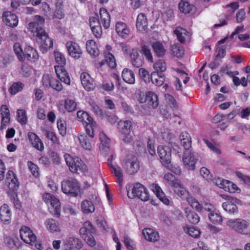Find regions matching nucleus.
I'll return each mask as SVG.
<instances>
[{"mask_svg":"<svg viewBox=\"0 0 250 250\" xmlns=\"http://www.w3.org/2000/svg\"><path fill=\"white\" fill-rule=\"evenodd\" d=\"M53 17L58 19H62L64 17V13L61 6H56Z\"/></svg>","mask_w":250,"mask_h":250,"instance_id":"nucleus-64","label":"nucleus"},{"mask_svg":"<svg viewBox=\"0 0 250 250\" xmlns=\"http://www.w3.org/2000/svg\"><path fill=\"white\" fill-rule=\"evenodd\" d=\"M55 70L58 78L66 84H70V80L68 74L63 66H55Z\"/></svg>","mask_w":250,"mask_h":250,"instance_id":"nucleus-30","label":"nucleus"},{"mask_svg":"<svg viewBox=\"0 0 250 250\" xmlns=\"http://www.w3.org/2000/svg\"><path fill=\"white\" fill-rule=\"evenodd\" d=\"M27 137L33 147L40 151H42L44 149L43 143L36 133L29 132L27 134Z\"/></svg>","mask_w":250,"mask_h":250,"instance_id":"nucleus-27","label":"nucleus"},{"mask_svg":"<svg viewBox=\"0 0 250 250\" xmlns=\"http://www.w3.org/2000/svg\"><path fill=\"white\" fill-rule=\"evenodd\" d=\"M54 55L55 62L58 63V66H63L66 63V60L64 55L58 50H55Z\"/></svg>","mask_w":250,"mask_h":250,"instance_id":"nucleus-50","label":"nucleus"},{"mask_svg":"<svg viewBox=\"0 0 250 250\" xmlns=\"http://www.w3.org/2000/svg\"><path fill=\"white\" fill-rule=\"evenodd\" d=\"M83 247L81 240L75 237H70L63 242V250H79Z\"/></svg>","mask_w":250,"mask_h":250,"instance_id":"nucleus-18","label":"nucleus"},{"mask_svg":"<svg viewBox=\"0 0 250 250\" xmlns=\"http://www.w3.org/2000/svg\"><path fill=\"white\" fill-rule=\"evenodd\" d=\"M42 199L47 204L50 213L54 216L58 217L61 211L59 200L49 193H44L42 195Z\"/></svg>","mask_w":250,"mask_h":250,"instance_id":"nucleus-7","label":"nucleus"},{"mask_svg":"<svg viewBox=\"0 0 250 250\" xmlns=\"http://www.w3.org/2000/svg\"><path fill=\"white\" fill-rule=\"evenodd\" d=\"M187 202L193 208L196 209L197 211H202V204H200L196 199L192 196L188 199Z\"/></svg>","mask_w":250,"mask_h":250,"instance_id":"nucleus-56","label":"nucleus"},{"mask_svg":"<svg viewBox=\"0 0 250 250\" xmlns=\"http://www.w3.org/2000/svg\"><path fill=\"white\" fill-rule=\"evenodd\" d=\"M123 166L126 172L130 174L135 173L140 168L139 163L137 158L134 157L128 159Z\"/></svg>","mask_w":250,"mask_h":250,"instance_id":"nucleus-20","label":"nucleus"},{"mask_svg":"<svg viewBox=\"0 0 250 250\" xmlns=\"http://www.w3.org/2000/svg\"><path fill=\"white\" fill-rule=\"evenodd\" d=\"M204 142L207 145V146L214 153L217 154H220L221 151L220 150L218 146L212 143L209 142L208 140L204 139Z\"/></svg>","mask_w":250,"mask_h":250,"instance_id":"nucleus-61","label":"nucleus"},{"mask_svg":"<svg viewBox=\"0 0 250 250\" xmlns=\"http://www.w3.org/2000/svg\"><path fill=\"white\" fill-rule=\"evenodd\" d=\"M167 64L163 60H158L153 64V68L155 70L154 72H157L158 73H162L167 70Z\"/></svg>","mask_w":250,"mask_h":250,"instance_id":"nucleus-48","label":"nucleus"},{"mask_svg":"<svg viewBox=\"0 0 250 250\" xmlns=\"http://www.w3.org/2000/svg\"><path fill=\"white\" fill-rule=\"evenodd\" d=\"M138 101L141 103H146L150 108H156L159 105L157 95L153 91H148L145 94H140Z\"/></svg>","mask_w":250,"mask_h":250,"instance_id":"nucleus-11","label":"nucleus"},{"mask_svg":"<svg viewBox=\"0 0 250 250\" xmlns=\"http://www.w3.org/2000/svg\"><path fill=\"white\" fill-rule=\"evenodd\" d=\"M199 158V155L196 152L191 150H187L184 153L183 157L184 167L188 170H194Z\"/></svg>","mask_w":250,"mask_h":250,"instance_id":"nucleus-10","label":"nucleus"},{"mask_svg":"<svg viewBox=\"0 0 250 250\" xmlns=\"http://www.w3.org/2000/svg\"><path fill=\"white\" fill-rule=\"evenodd\" d=\"M151 46L157 56L162 57L165 54L166 50L165 49L163 44L161 42H153L151 44Z\"/></svg>","mask_w":250,"mask_h":250,"instance_id":"nucleus-46","label":"nucleus"},{"mask_svg":"<svg viewBox=\"0 0 250 250\" xmlns=\"http://www.w3.org/2000/svg\"><path fill=\"white\" fill-rule=\"evenodd\" d=\"M111 171L118 179V183L121 184L123 182V172L120 167L116 165H110Z\"/></svg>","mask_w":250,"mask_h":250,"instance_id":"nucleus-44","label":"nucleus"},{"mask_svg":"<svg viewBox=\"0 0 250 250\" xmlns=\"http://www.w3.org/2000/svg\"><path fill=\"white\" fill-rule=\"evenodd\" d=\"M173 54L177 57H182L184 54V50L179 45H174L172 47Z\"/></svg>","mask_w":250,"mask_h":250,"instance_id":"nucleus-62","label":"nucleus"},{"mask_svg":"<svg viewBox=\"0 0 250 250\" xmlns=\"http://www.w3.org/2000/svg\"><path fill=\"white\" fill-rule=\"evenodd\" d=\"M23 87V84L21 82H16L13 83L9 89V92L15 95L19 91H21Z\"/></svg>","mask_w":250,"mask_h":250,"instance_id":"nucleus-57","label":"nucleus"},{"mask_svg":"<svg viewBox=\"0 0 250 250\" xmlns=\"http://www.w3.org/2000/svg\"><path fill=\"white\" fill-rule=\"evenodd\" d=\"M112 47L109 45H106L104 51L105 60L108 65L111 68H114L116 66V62L114 55L111 52Z\"/></svg>","mask_w":250,"mask_h":250,"instance_id":"nucleus-36","label":"nucleus"},{"mask_svg":"<svg viewBox=\"0 0 250 250\" xmlns=\"http://www.w3.org/2000/svg\"><path fill=\"white\" fill-rule=\"evenodd\" d=\"M57 127L60 134L62 136H64L66 133V127L64 121L61 120H58L57 122Z\"/></svg>","mask_w":250,"mask_h":250,"instance_id":"nucleus-60","label":"nucleus"},{"mask_svg":"<svg viewBox=\"0 0 250 250\" xmlns=\"http://www.w3.org/2000/svg\"><path fill=\"white\" fill-rule=\"evenodd\" d=\"M157 152L164 164H168L171 162V152L168 147L159 146Z\"/></svg>","mask_w":250,"mask_h":250,"instance_id":"nucleus-26","label":"nucleus"},{"mask_svg":"<svg viewBox=\"0 0 250 250\" xmlns=\"http://www.w3.org/2000/svg\"><path fill=\"white\" fill-rule=\"evenodd\" d=\"M152 83L158 86L163 84L165 79V75L163 73H158L157 72H152L150 77Z\"/></svg>","mask_w":250,"mask_h":250,"instance_id":"nucleus-41","label":"nucleus"},{"mask_svg":"<svg viewBox=\"0 0 250 250\" xmlns=\"http://www.w3.org/2000/svg\"><path fill=\"white\" fill-rule=\"evenodd\" d=\"M227 225L230 228L242 234H248V229L250 223L242 218L229 219Z\"/></svg>","mask_w":250,"mask_h":250,"instance_id":"nucleus-9","label":"nucleus"},{"mask_svg":"<svg viewBox=\"0 0 250 250\" xmlns=\"http://www.w3.org/2000/svg\"><path fill=\"white\" fill-rule=\"evenodd\" d=\"M184 210L186 217L189 222L196 224L200 221V217L195 212L192 211L189 208L185 207Z\"/></svg>","mask_w":250,"mask_h":250,"instance_id":"nucleus-40","label":"nucleus"},{"mask_svg":"<svg viewBox=\"0 0 250 250\" xmlns=\"http://www.w3.org/2000/svg\"><path fill=\"white\" fill-rule=\"evenodd\" d=\"M12 212L7 204H3L0 207V219L5 224H8L11 222Z\"/></svg>","mask_w":250,"mask_h":250,"instance_id":"nucleus-28","label":"nucleus"},{"mask_svg":"<svg viewBox=\"0 0 250 250\" xmlns=\"http://www.w3.org/2000/svg\"><path fill=\"white\" fill-rule=\"evenodd\" d=\"M64 106L68 112H71L76 110L77 104L73 100L66 99L64 102Z\"/></svg>","mask_w":250,"mask_h":250,"instance_id":"nucleus-55","label":"nucleus"},{"mask_svg":"<svg viewBox=\"0 0 250 250\" xmlns=\"http://www.w3.org/2000/svg\"><path fill=\"white\" fill-rule=\"evenodd\" d=\"M86 48L87 52L93 57H97L100 54V51L96 42L92 40L87 41Z\"/></svg>","mask_w":250,"mask_h":250,"instance_id":"nucleus-37","label":"nucleus"},{"mask_svg":"<svg viewBox=\"0 0 250 250\" xmlns=\"http://www.w3.org/2000/svg\"><path fill=\"white\" fill-rule=\"evenodd\" d=\"M141 52L148 62L151 63L153 62L152 54L147 46L146 45H143L141 48Z\"/></svg>","mask_w":250,"mask_h":250,"instance_id":"nucleus-54","label":"nucleus"},{"mask_svg":"<svg viewBox=\"0 0 250 250\" xmlns=\"http://www.w3.org/2000/svg\"><path fill=\"white\" fill-rule=\"evenodd\" d=\"M1 129H3L10 122V113L8 108L5 105L1 106Z\"/></svg>","mask_w":250,"mask_h":250,"instance_id":"nucleus-38","label":"nucleus"},{"mask_svg":"<svg viewBox=\"0 0 250 250\" xmlns=\"http://www.w3.org/2000/svg\"><path fill=\"white\" fill-rule=\"evenodd\" d=\"M165 101L167 104L172 109H177V103L175 98L171 95L167 94L165 95Z\"/></svg>","mask_w":250,"mask_h":250,"instance_id":"nucleus-53","label":"nucleus"},{"mask_svg":"<svg viewBox=\"0 0 250 250\" xmlns=\"http://www.w3.org/2000/svg\"><path fill=\"white\" fill-rule=\"evenodd\" d=\"M94 129H90V134L86 133L88 136H87L83 133H79L75 137L76 143H79L81 146L84 149L91 150L95 144V141L93 139L95 135Z\"/></svg>","mask_w":250,"mask_h":250,"instance_id":"nucleus-8","label":"nucleus"},{"mask_svg":"<svg viewBox=\"0 0 250 250\" xmlns=\"http://www.w3.org/2000/svg\"><path fill=\"white\" fill-rule=\"evenodd\" d=\"M35 21L31 22L28 24V29L33 36L41 40L40 50L42 53H45L48 50L53 46V41L45 33L43 28L44 22V18L39 15L35 17Z\"/></svg>","mask_w":250,"mask_h":250,"instance_id":"nucleus-1","label":"nucleus"},{"mask_svg":"<svg viewBox=\"0 0 250 250\" xmlns=\"http://www.w3.org/2000/svg\"><path fill=\"white\" fill-rule=\"evenodd\" d=\"M213 182L220 188H223L225 191L230 193L239 192L240 189L237 186L233 183L220 178H214Z\"/></svg>","mask_w":250,"mask_h":250,"instance_id":"nucleus-15","label":"nucleus"},{"mask_svg":"<svg viewBox=\"0 0 250 250\" xmlns=\"http://www.w3.org/2000/svg\"><path fill=\"white\" fill-rule=\"evenodd\" d=\"M179 8L181 12L190 15L194 14L196 10V7L193 4L184 0H181L179 2Z\"/></svg>","mask_w":250,"mask_h":250,"instance_id":"nucleus-33","label":"nucleus"},{"mask_svg":"<svg viewBox=\"0 0 250 250\" xmlns=\"http://www.w3.org/2000/svg\"><path fill=\"white\" fill-rule=\"evenodd\" d=\"M21 239L26 244L32 245L36 241L37 237L28 227H22L20 230Z\"/></svg>","mask_w":250,"mask_h":250,"instance_id":"nucleus-17","label":"nucleus"},{"mask_svg":"<svg viewBox=\"0 0 250 250\" xmlns=\"http://www.w3.org/2000/svg\"><path fill=\"white\" fill-rule=\"evenodd\" d=\"M77 116L79 121L83 123L86 133L89 134L90 133V129L96 127V122L86 112L83 110L78 111L77 113Z\"/></svg>","mask_w":250,"mask_h":250,"instance_id":"nucleus-13","label":"nucleus"},{"mask_svg":"<svg viewBox=\"0 0 250 250\" xmlns=\"http://www.w3.org/2000/svg\"><path fill=\"white\" fill-rule=\"evenodd\" d=\"M65 162L69 167V170L73 173L86 172L87 170V166L77 157H72L69 154L64 155Z\"/></svg>","mask_w":250,"mask_h":250,"instance_id":"nucleus-6","label":"nucleus"},{"mask_svg":"<svg viewBox=\"0 0 250 250\" xmlns=\"http://www.w3.org/2000/svg\"><path fill=\"white\" fill-rule=\"evenodd\" d=\"M122 77L123 80L129 84L135 83V75L133 71L128 68H124L122 71Z\"/></svg>","mask_w":250,"mask_h":250,"instance_id":"nucleus-42","label":"nucleus"},{"mask_svg":"<svg viewBox=\"0 0 250 250\" xmlns=\"http://www.w3.org/2000/svg\"><path fill=\"white\" fill-rule=\"evenodd\" d=\"M62 192L72 196L76 197L80 191V186L75 180H68L62 182Z\"/></svg>","mask_w":250,"mask_h":250,"instance_id":"nucleus-12","label":"nucleus"},{"mask_svg":"<svg viewBox=\"0 0 250 250\" xmlns=\"http://www.w3.org/2000/svg\"><path fill=\"white\" fill-rule=\"evenodd\" d=\"M142 233L145 239L150 242H155L159 238L158 232L153 229L145 228L143 230Z\"/></svg>","mask_w":250,"mask_h":250,"instance_id":"nucleus-35","label":"nucleus"},{"mask_svg":"<svg viewBox=\"0 0 250 250\" xmlns=\"http://www.w3.org/2000/svg\"><path fill=\"white\" fill-rule=\"evenodd\" d=\"M237 177L245 184L250 185V177L247 176L241 172L237 171L236 172Z\"/></svg>","mask_w":250,"mask_h":250,"instance_id":"nucleus-63","label":"nucleus"},{"mask_svg":"<svg viewBox=\"0 0 250 250\" xmlns=\"http://www.w3.org/2000/svg\"><path fill=\"white\" fill-rule=\"evenodd\" d=\"M174 34L176 35L177 39L181 43L189 41L191 36L189 32L180 27H178L174 30Z\"/></svg>","mask_w":250,"mask_h":250,"instance_id":"nucleus-32","label":"nucleus"},{"mask_svg":"<svg viewBox=\"0 0 250 250\" xmlns=\"http://www.w3.org/2000/svg\"><path fill=\"white\" fill-rule=\"evenodd\" d=\"M99 138L101 145L105 147L108 148L110 142V139L103 132L100 133Z\"/></svg>","mask_w":250,"mask_h":250,"instance_id":"nucleus-59","label":"nucleus"},{"mask_svg":"<svg viewBox=\"0 0 250 250\" xmlns=\"http://www.w3.org/2000/svg\"><path fill=\"white\" fill-rule=\"evenodd\" d=\"M148 22L146 16L143 13L139 14L137 18L136 28L137 30L144 33L147 32Z\"/></svg>","mask_w":250,"mask_h":250,"instance_id":"nucleus-29","label":"nucleus"},{"mask_svg":"<svg viewBox=\"0 0 250 250\" xmlns=\"http://www.w3.org/2000/svg\"><path fill=\"white\" fill-rule=\"evenodd\" d=\"M17 119L21 125H25L28 120L26 111L24 109H18L17 111Z\"/></svg>","mask_w":250,"mask_h":250,"instance_id":"nucleus-49","label":"nucleus"},{"mask_svg":"<svg viewBox=\"0 0 250 250\" xmlns=\"http://www.w3.org/2000/svg\"><path fill=\"white\" fill-rule=\"evenodd\" d=\"M2 18L3 22L7 26L15 27L18 25L19 19L17 16L10 11L4 12Z\"/></svg>","mask_w":250,"mask_h":250,"instance_id":"nucleus-23","label":"nucleus"},{"mask_svg":"<svg viewBox=\"0 0 250 250\" xmlns=\"http://www.w3.org/2000/svg\"><path fill=\"white\" fill-rule=\"evenodd\" d=\"M82 85L84 89L91 91L95 87V83L94 79L87 72H83L80 76Z\"/></svg>","mask_w":250,"mask_h":250,"instance_id":"nucleus-22","label":"nucleus"},{"mask_svg":"<svg viewBox=\"0 0 250 250\" xmlns=\"http://www.w3.org/2000/svg\"><path fill=\"white\" fill-rule=\"evenodd\" d=\"M115 30L118 35L122 38H126L130 33V29L126 24L122 21L116 23Z\"/></svg>","mask_w":250,"mask_h":250,"instance_id":"nucleus-34","label":"nucleus"},{"mask_svg":"<svg viewBox=\"0 0 250 250\" xmlns=\"http://www.w3.org/2000/svg\"><path fill=\"white\" fill-rule=\"evenodd\" d=\"M89 24L92 33L97 38L100 37L102 33V26L107 29L110 25V16L104 8H100L99 16L95 14V17H91L89 19Z\"/></svg>","mask_w":250,"mask_h":250,"instance_id":"nucleus-2","label":"nucleus"},{"mask_svg":"<svg viewBox=\"0 0 250 250\" xmlns=\"http://www.w3.org/2000/svg\"><path fill=\"white\" fill-rule=\"evenodd\" d=\"M210 222L214 224H219L222 222L223 219L221 215L215 211H211L208 215Z\"/></svg>","mask_w":250,"mask_h":250,"instance_id":"nucleus-52","label":"nucleus"},{"mask_svg":"<svg viewBox=\"0 0 250 250\" xmlns=\"http://www.w3.org/2000/svg\"><path fill=\"white\" fill-rule=\"evenodd\" d=\"M181 144L185 149L188 150L191 146V139L190 135L187 132H183L179 136Z\"/></svg>","mask_w":250,"mask_h":250,"instance_id":"nucleus-43","label":"nucleus"},{"mask_svg":"<svg viewBox=\"0 0 250 250\" xmlns=\"http://www.w3.org/2000/svg\"><path fill=\"white\" fill-rule=\"evenodd\" d=\"M127 196L129 198H138L144 202L149 199V193L146 188L142 184L136 183L130 186L127 189Z\"/></svg>","mask_w":250,"mask_h":250,"instance_id":"nucleus-4","label":"nucleus"},{"mask_svg":"<svg viewBox=\"0 0 250 250\" xmlns=\"http://www.w3.org/2000/svg\"><path fill=\"white\" fill-rule=\"evenodd\" d=\"M66 46L69 55L73 58L79 59L82 54V51L79 45L73 42H68L66 44Z\"/></svg>","mask_w":250,"mask_h":250,"instance_id":"nucleus-24","label":"nucleus"},{"mask_svg":"<svg viewBox=\"0 0 250 250\" xmlns=\"http://www.w3.org/2000/svg\"><path fill=\"white\" fill-rule=\"evenodd\" d=\"M119 127L122 135V139L125 143H129L132 140L131 134L132 123L128 120L120 121Z\"/></svg>","mask_w":250,"mask_h":250,"instance_id":"nucleus-16","label":"nucleus"},{"mask_svg":"<svg viewBox=\"0 0 250 250\" xmlns=\"http://www.w3.org/2000/svg\"><path fill=\"white\" fill-rule=\"evenodd\" d=\"M5 184L8 188L13 191L18 189L19 183L16 174L12 170H8L6 175Z\"/></svg>","mask_w":250,"mask_h":250,"instance_id":"nucleus-21","label":"nucleus"},{"mask_svg":"<svg viewBox=\"0 0 250 250\" xmlns=\"http://www.w3.org/2000/svg\"><path fill=\"white\" fill-rule=\"evenodd\" d=\"M139 74L140 78L146 83L150 81V76L148 71L144 68H140L139 69Z\"/></svg>","mask_w":250,"mask_h":250,"instance_id":"nucleus-58","label":"nucleus"},{"mask_svg":"<svg viewBox=\"0 0 250 250\" xmlns=\"http://www.w3.org/2000/svg\"><path fill=\"white\" fill-rule=\"evenodd\" d=\"M13 48L18 59L21 62L27 59L30 62H35L39 59V55L37 51L31 46H26L23 51L21 44L17 42L14 44Z\"/></svg>","mask_w":250,"mask_h":250,"instance_id":"nucleus-3","label":"nucleus"},{"mask_svg":"<svg viewBox=\"0 0 250 250\" xmlns=\"http://www.w3.org/2000/svg\"><path fill=\"white\" fill-rule=\"evenodd\" d=\"M184 229L189 235L194 238H197L200 235V231L194 227L187 225L184 228Z\"/></svg>","mask_w":250,"mask_h":250,"instance_id":"nucleus-51","label":"nucleus"},{"mask_svg":"<svg viewBox=\"0 0 250 250\" xmlns=\"http://www.w3.org/2000/svg\"><path fill=\"white\" fill-rule=\"evenodd\" d=\"M174 190L175 193L183 200L188 201V199L191 197L188 190L184 187L181 182L179 186L174 187Z\"/></svg>","mask_w":250,"mask_h":250,"instance_id":"nucleus-39","label":"nucleus"},{"mask_svg":"<svg viewBox=\"0 0 250 250\" xmlns=\"http://www.w3.org/2000/svg\"><path fill=\"white\" fill-rule=\"evenodd\" d=\"M44 224L46 229L51 233L58 232L61 231L60 223L53 218L47 219Z\"/></svg>","mask_w":250,"mask_h":250,"instance_id":"nucleus-31","label":"nucleus"},{"mask_svg":"<svg viewBox=\"0 0 250 250\" xmlns=\"http://www.w3.org/2000/svg\"><path fill=\"white\" fill-rule=\"evenodd\" d=\"M42 83L43 86L46 87H51L58 91L62 89L61 83L49 75L45 74L43 76Z\"/></svg>","mask_w":250,"mask_h":250,"instance_id":"nucleus-19","label":"nucleus"},{"mask_svg":"<svg viewBox=\"0 0 250 250\" xmlns=\"http://www.w3.org/2000/svg\"><path fill=\"white\" fill-rule=\"evenodd\" d=\"M164 178L165 181L173 188L180 185V180L176 179L175 176L170 173H166Z\"/></svg>","mask_w":250,"mask_h":250,"instance_id":"nucleus-47","label":"nucleus"},{"mask_svg":"<svg viewBox=\"0 0 250 250\" xmlns=\"http://www.w3.org/2000/svg\"><path fill=\"white\" fill-rule=\"evenodd\" d=\"M241 205V202L239 199L232 197H227L226 201L222 204V206L227 213L235 215L238 213L237 206Z\"/></svg>","mask_w":250,"mask_h":250,"instance_id":"nucleus-14","label":"nucleus"},{"mask_svg":"<svg viewBox=\"0 0 250 250\" xmlns=\"http://www.w3.org/2000/svg\"><path fill=\"white\" fill-rule=\"evenodd\" d=\"M94 231L91 223L87 221L84 223L83 226L80 229V234L81 237L85 235L92 234Z\"/></svg>","mask_w":250,"mask_h":250,"instance_id":"nucleus-45","label":"nucleus"},{"mask_svg":"<svg viewBox=\"0 0 250 250\" xmlns=\"http://www.w3.org/2000/svg\"><path fill=\"white\" fill-rule=\"evenodd\" d=\"M101 204V199L98 197L97 193L94 192L93 194L89 195L87 199L81 202V210L85 214H91L95 210V206L100 205Z\"/></svg>","mask_w":250,"mask_h":250,"instance_id":"nucleus-5","label":"nucleus"},{"mask_svg":"<svg viewBox=\"0 0 250 250\" xmlns=\"http://www.w3.org/2000/svg\"><path fill=\"white\" fill-rule=\"evenodd\" d=\"M150 188L152 191L164 204L167 206L170 205V200L166 196L165 193L158 184H152L151 185Z\"/></svg>","mask_w":250,"mask_h":250,"instance_id":"nucleus-25","label":"nucleus"}]
</instances>
